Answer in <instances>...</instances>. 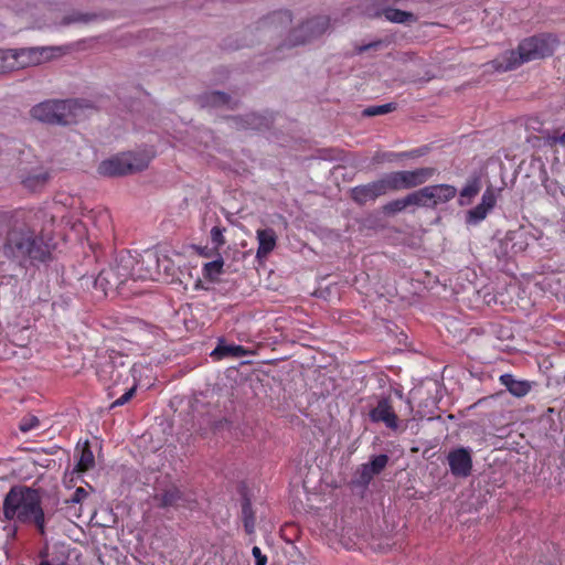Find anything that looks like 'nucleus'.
Wrapping results in <instances>:
<instances>
[{"label":"nucleus","mask_w":565,"mask_h":565,"mask_svg":"<svg viewBox=\"0 0 565 565\" xmlns=\"http://www.w3.org/2000/svg\"><path fill=\"white\" fill-rule=\"evenodd\" d=\"M3 516L7 521L34 524L44 533L45 516L36 490L22 486L12 487L3 500Z\"/></svg>","instance_id":"obj_1"},{"label":"nucleus","mask_w":565,"mask_h":565,"mask_svg":"<svg viewBox=\"0 0 565 565\" xmlns=\"http://www.w3.org/2000/svg\"><path fill=\"white\" fill-rule=\"evenodd\" d=\"M558 41L552 34H541L523 40L516 51H505L491 62L498 72L516 68L523 63L550 56L555 51Z\"/></svg>","instance_id":"obj_2"},{"label":"nucleus","mask_w":565,"mask_h":565,"mask_svg":"<svg viewBox=\"0 0 565 565\" xmlns=\"http://www.w3.org/2000/svg\"><path fill=\"white\" fill-rule=\"evenodd\" d=\"M3 252L8 257H30L39 260H43L46 255L42 239L22 222H14L8 230Z\"/></svg>","instance_id":"obj_3"},{"label":"nucleus","mask_w":565,"mask_h":565,"mask_svg":"<svg viewBox=\"0 0 565 565\" xmlns=\"http://www.w3.org/2000/svg\"><path fill=\"white\" fill-rule=\"evenodd\" d=\"M82 107L76 100H46L31 109V116L45 124L70 125L76 122Z\"/></svg>","instance_id":"obj_4"},{"label":"nucleus","mask_w":565,"mask_h":565,"mask_svg":"<svg viewBox=\"0 0 565 565\" xmlns=\"http://www.w3.org/2000/svg\"><path fill=\"white\" fill-rule=\"evenodd\" d=\"M150 158L142 152H124L103 160L97 172L103 177L114 178L141 171L148 167Z\"/></svg>","instance_id":"obj_5"},{"label":"nucleus","mask_w":565,"mask_h":565,"mask_svg":"<svg viewBox=\"0 0 565 565\" xmlns=\"http://www.w3.org/2000/svg\"><path fill=\"white\" fill-rule=\"evenodd\" d=\"M135 258L131 254H121L114 266L104 268L95 279V287L100 288L105 295L109 290L119 288L128 278L129 267L134 265Z\"/></svg>","instance_id":"obj_6"},{"label":"nucleus","mask_w":565,"mask_h":565,"mask_svg":"<svg viewBox=\"0 0 565 565\" xmlns=\"http://www.w3.org/2000/svg\"><path fill=\"white\" fill-rule=\"evenodd\" d=\"M50 47L3 50L4 72L41 64L51 58Z\"/></svg>","instance_id":"obj_7"},{"label":"nucleus","mask_w":565,"mask_h":565,"mask_svg":"<svg viewBox=\"0 0 565 565\" xmlns=\"http://www.w3.org/2000/svg\"><path fill=\"white\" fill-rule=\"evenodd\" d=\"M330 26V20L328 17H316L300 26L289 30L287 39L284 41L281 46H297L305 44L320 35H322Z\"/></svg>","instance_id":"obj_8"},{"label":"nucleus","mask_w":565,"mask_h":565,"mask_svg":"<svg viewBox=\"0 0 565 565\" xmlns=\"http://www.w3.org/2000/svg\"><path fill=\"white\" fill-rule=\"evenodd\" d=\"M457 195V189L454 185L441 183L427 185L412 192V198L416 206L436 207L445 204Z\"/></svg>","instance_id":"obj_9"},{"label":"nucleus","mask_w":565,"mask_h":565,"mask_svg":"<svg viewBox=\"0 0 565 565\" xmlns=\"http://www.w3.org/2000/svg\"><path fill=\"white\" fill-rule=\"evenodd\" d=\"M135 263L129 267L130 278L135 280H160L163 278L161 273V259L157 252L146 250L138 257H135Z\"/></svg>","instance_id":"obj_10"},{"label":"nucleus","mask_w":565,"mask_h":565,"mask_svg":"<svg viewBox=\"0 0 565 565\" xmlns=\"http://www.w3.org/2000/svg\"><path fill=\"white\" fill-rule=\"evenodd\" d=\"M394 191H396V188L392 172H390L374 182L354 188L352 193L355 201L363 203Z\"/></svg>","instance_id":"obj_11"},{"label":"nucleus","mask_w":565,"mask_h":565,"mask_svg":"<svg viewBox=\"0 0 565 565\" xmlns=\"http://www.w3.org/2000/svg\"><path fill=\"white\" fill-rule=\"evenodd\" d=\"M436 173L435 168L423 167L414 170L392 172L396 191L416 188L426 183Z\"/></svg>","instance_id":"obj_12"},{"label":"nucleus","mask_w":565,"mask_h":565,"mask_svg":"<svg viewBox=\"0 0 565 565\" xmlns=\"http://www.w3.org/2000/svg\"><path fill=\"white\" fill-rule=\"evenodd\" d=\"M292 18L288 10L273 12L259 22V29L269 35H282L289 30Z\"/></svg>","instance_id":"obj_13"},{"label":"nucleus","mask_w":565,"mask_h":565,"mask_svg":"<svg viewBox=\"0 0 565 565\" xmlns=\"http://www.w3.org/2000/svg\"><path fill=\"white\" fill-rule=\"evenodd\" d=\"M450 471L456 477H467L471 472L472 458L468 448H457L451 450L447 457Z\"/></svg>","instance_id":"obj_14"},{"label":"nucleus","mask_w":565,"mask_h":565,"mask_svg":"<svg viewBox=\"0 0 565 565\" xmlns=\"http://www.w3.org/2000/svg\"><path fill=\"white\" fill-rule=\"evenodd\" d=\"M497 195L493 189L488 188L481 198V202L469 210L466 215V222L470 225H477L483 221L488 213L494 207Z\"/></svg>","instance_id":"obj_15"},{"label":"nucleus","mask_w":565,"mask_h":565,"mask_svg":"<svg viewBox=\"0 0 565 565\" xmlns=\"http://www.w3.org/2000/svg\"><path fill=\"white\" fill-rule=\"evenodd\" d=\"M370 418L374 423H383L390 429L398 428L397 416L387 399L379 401L377 405L371 409Z\"/></svg>","instance_id":"obj_16"},{"label":"nucleus","mask_w":565,"mask_h":565,"mask_svg":"<svg viewBox=\"0 0 565 565\" xmlns=\"http://www.w3.org/2000/svg\"><path fill=\"white\" fill-rule=\"evenodd\" d=\"M256 238L258 247L256 252V258H266L276 247L277 235L273 228L257 230Z\"/></svg>","instance_id":"obj_17"},{"label":"nucleus","mask_w":565,"mask_h":565,"mask_svg":"<svg viewBox=\"0 0 565 565\" xmlns=\"http://www.w3.org/2000/svg\"><path fill=\"white\" fill-rule=\"evenodd\" d=\"M499 380L500 383L515 397L525 396L532 388L529 381L518 380L512 374H502Z\"/></svg>","instance_id":"obj_18"},{"label":"nucleus","mask_w":565,"mask_h":565,"mask_svg":"<svg viewBox=\"0 0 565 565\" xmlns=\"http://www.w3.org/2000/svg\"><path fill=\"white\" fill-rule=\"evenodd\" d=\"M246 354V350L242 345L237 344H227L224 341H220L217 347L212 351L211 355L215 359H222L225 356H244Z\"/></svg>","instance_id":"obj_19"},{"label":"nucleus","mask_w":565,"mask_h":565,"mask_svg":"<svg viewBox=\"0 0 565 565\" xmlns=\"http://www.w3.org/2000/svg\"><path fill=\"white\" fill-rule=\"evenodd\" d=\"M382 14L387 21L394 23L409 24L416 22V17L413 13L394 8H387L383 10Z\"/></svg>","instance_id":"obj_20"},{"label":"nucleus","mask_w":565,"mask_h":565,"mask_svg":"<svg viewBox=\"0 0 565 565\" xmlns=\"http://www.w3.org/2000/svg\"><path fill=\"white\" fill-rule=\"evenodd\" d=\"M480 191V182L478 179L470 180L460 191L459 204L467 205L471 199L475 198Z\"/></svg>","instance_id":"obj_21"},{"label":"nucleus","mask_w":565,"mask_h":565,"mask_svg":"<svg viewBox=\"0 0 565 565\" xmlns=\"http://www.w3.org/2000/svg\"><path fill=\"white\" fill-rule=\"evenodd\" d=\"M79 451H81V455H79V459L77 461L76 468L78 471L84 472L94 466V463H95L94 454L87 444L85 446H83Z\"/></svg>","instance_id":"obj_22"},{"label":"nucleus","mask_w":565,"mask_h":565,"mask_svg":"<svg viewBox=\"0 0 565 565\" xmlns=\"http://www.w3.org/2000/svg\"><path fill=\"white\" fill-rule=\"evenodd\" d=\"M223 268V260L216 259L210 263H206L203 267V275L205 278L210 280H215L221 275Z\"/></svg>","instance_id":"obj_23"},{"label":"nucleus","mask_w":565,"mask_h":565,"mask_svg":"<svg viewBox=\"0 0 565 565\" xmlns=\"http://www.w3.org/2000/svg\"><path fill=\"white\" fill-rule=\"evenodd\" d=\"M409 205H415V201L412 198V193L407 194L403 199H398V200H394V201L390 202L385 206V210L391 213H397V212L403 211L404 209H406Z\"/></svg>","instance_id":"obj_24"},{"label":"nucleus","mask_w":565,"mask_h":565,"mask_svg":"<svg viewBox=\"0 0 565 565\" xmlns=\"http://www.w3.org/2000/svg\"><path fill=\"white\" fill-rule=\"evenodd\" d=\"M395 108H396L395 104L388 103V104H384V105L367 107L364 109L363 114L365 116L384 115V114L393 111Z\"/></svg>","instance_id":"obj_25"},{"label":"nucleus","mask_w":565,"mask_h":565,"mask_svg":"<svg viewBox=\"0 0 565 565\" xmlns=\"http://www.w3.org/2000/svg\"><path fill=\"white\" fill-rule=\"evenodd\" d=\"M387 462H388V457L386 455L375 456L369 462V466H370L369 469H372L373 472H375L377 475L386 467Z\"/></svg>","instance_id":"obj_26"},{"label":"nucleus","mask_w":565,"mask_h":565,"mask_svg":"<svg viewBox=\"0 0 565 565\" xmlns=\"http://www.w3.org/2000/svg\"><path fill=\"white\" fill-rule=\"evenodd\" d=\"M207 103L212 106L227 105L230 98L226 94L221 92H213L206 96Z\"/></svg>","instance_id":"obj_27"},{"label":"nucleus","mask_w":565,"mask_h":565,"mask_svg":"<svg viewBox=\"0 0 565 565\" xmlns=\"http://www.w3.org/2000/svg\"><path fill=\"white\" fill-rule=\"evenodd\" d=\"M39 425H40V422H39L38 417L26 416L21 420L19 427L23 433H28L34 428H38Z\"/></svg>","instance_id":"obj_28"},{"label":"nucleus","mask_w":565,"mask_h":565,"mask_svg":"<svg viewBox=\"0 0 565 565\" xmlns=\"http://www.w3.org/2000/svg\"><path fill=\"white\" fill-rule=\"evenodd\" d=\"M248 510H249L248 504H245L243 507V513L245 515L244 526H245V530H246L247 533H253L254 532L255 522H254V518L252 515H248Z\"/></svg>","instance_id":"obj_29"},{"label":"nucleus","mask_w":565,"mask_h":565,"mask_svg":"<svg viewBox=\"0 0 565 565\" xmlns=\"http://www.w3.org/2000/svg\"><path fill=\"white\" fill-rule=\"evenodd\" d=\"M135 391L136 388L135 387H131L129 388L126 393H124L119 398H117L113 404H111V408L114 407H117V406H122L125 405L128 401L131 399V397L134 396L135 394Z\"/></svg>","instance_id":"obj_30"},{"label":"nucleus","mask_w":565,"mask_h":565,"mask_svg":"<svg viewBox=\"0 0 565 565\" xmlns=\"http://www.w3.org/2000/svg\"><path fill=\"white\" fill-rule=\"evenodd\" d=\"M211 239L212 242L216 245V246H220V245H223L224 244V236H223V230L217 227V226H214L212 230H211Z\"/></svg>","instance_id":"obj_31"},{"label":"nucleus","mask_w":565,"mask_h":565,"mask_svg":"<svg viewBox=\"0 0 565 565\" xmlns=\"http://www.w3.org/2000/svg\"><path fill=\"white\" fill-rule=\"evenodd\" d=\"M252 554L255 558V565H266L267 564V556L262 553V550L258 546L253 547Z\"/></svg>","instance_id":"obj_32"},{"label":"nucleus","mask_w":565,"mask_h":565,"mask_svg":"<svg viewBox=\"0 0 565 565\" xmlns=\"http://www.w3.org/2000/svg\"><path fill=\"white\" fill-rule=\"evenodd\" d=\"M369 468H370L369 463H365L362 466L361 481L363 483H369L371 481V479L376 475L375 472H373L372 469H369Z\"/></svg>","instance_id":"obj_33"},{"label":"nucleus","mask_w":565,"mask_h":565,"mask_svg":"<svg viewBox=\"0 0 565 565\" xmlns=\"http://www.w3.org/2000/svg\"><path fill=\"white\" fill-rule=\"evenodd\" d=\"M87 497V492L83 488H77L71 499L74 503H81Z\"/></svg>","instance_id":"obj_34"},{"label":"nucleus","mask_w":565,"mask_h":565,"mask_svg":"<svg viewBox=\"0 0 565 565\" xmlns=\"http://www.w3.org/2000/svg\"><path fill=\"white\" fill-rule=\"evenodd\" d=\"M382 44L381 41L371 42L355 47L356 53H363L367 50L375 49Z\"/></svg>","instance_id":"obj_35"},{"label":"nucleus","mask_w":565,"mask_h":565,"mask_svg":"<svg viewBox=\"0 0 565 565\" xmlns=\"http://www.w3.org/2000/svg\"><path fill=\"white\" fill-rule=\"evenodd\" d=\"M547 142L550 145H562L565 146V131L559 136H550L547 138Z\"/></svg>","instance_id":"obj_36"},{"label":"nucleus","mask_w":565,"mask_h":565,"mask_svg":"<svg viewBox=\"0 0 565 565\" xmlns=\"http://www.w3.org/2000/svg\"><path fill=\"white\" fill-rule=\"evenodd\" d=\"M420 153H418L417 151H414V152H411L409 156L414 157V156H419ZM404 157H408V153H387L385 159L388 160V161H392V160H395L397 158H404Z\"/></svg>","instance_id":"obj_37"},{"label":"nucleus","mask_w":565,"mask_h":565,"mask_svg":"<svg viewBox=\"0 0 565 565\" xmlns=\"http://www.w3.org/2000/svg\"><path fill=\"white\" fill-rule=\"evenodd\" d=\"M39 565H68L66 564L65 562H57V563H53V562H50L49 559H42Z\"/></svg>","instance_id":"obj_38"},{"label":"nucleus","mask_w":565,"mask_h":565,"mask_svg":"<svg viewBox=\"0 0 565 565\" xmlns=\"http://www.w3.org/2000/svg\"><path fill=\"white\" fill-rule=\"evenodd\" d=\"M0 72H4L3 50H0Z\"/></svg>","instance_id":"obj_39"},{"label":"nucleus","mask_w":565,"mask_h":565,"mask_svg":"<svg viewBox=\"0 0 565 565\" xmlns=\"http://www.w3.org/2000/svg\"><path fill=\"white\" fill-rule=\"evenodd\" d=\"M248 118L252 119V122H248L247 124V127H250V128H258V126L256 124H254V120L256 119V116L255 115H249Z\"/></svg>","instance_id":"obj_40"},{"label":"nucleus","mask_w":565,"mask_h":565,"mask_svg":"<svg viewBox=\"0 0 565 565\" xmlns=\"http://www.w3.org/2000/svg\"><path fill=\"white\" fill-rule=\"evenodd\" d=\"M6 217L4 216H0V228L2 227V221L4 220Z\"/></svg>","instance_id":"obj_41"},{"label":"nucleus","mask_w":565,"mask_h":565,"mask_svg":"<svg viewBox=\"0 0 565 565\" xmlns=\"http://www.w3.org/2000/svg\"><path fill=\"white\" fill-rule=\"evenodd\" d=\"M24 182H25V184H26L28 186H30V185H31V180H30V179L25 180Z\"/></svg>","instance_id":"obj_42"}]
</instances>
